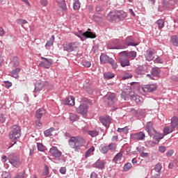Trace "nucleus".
<instances>
[{
    "mask_svg": "<svg viewBox=\"0 0 178 178\" xmlns=\"http://www.w3.org/2000/svg\"><path fill=\"white\" fill-rule=\"evenodd\" d=\"M83 137L81 136H72L68 141V144L71 148H73L74 151L80 149V147H83Z\"/></svg>",
    "mask_w": 178,
    "mask_h": 178,
    "instance_id": "obj_1",
    "label": "nucleus"
},
{
    "mask_svg": "<svg viewBox=\"0 0 178 178\" xmlns=\"http://www.w3.org/2000/svg\"><path fill=\"white\" fill-rule=\"evenodd\" d=\"M22 136V129L18 125H13L11 127V131L9 133V138L11 139L12 141H16V140H19Z\"/></svg>",
    "mask_w": 178,
    "mask_h": 178,
    "instance_id": "obj_2",
    "label": "nucleus"
},
{
    "mask_svg": "<svg viewBox=\"0 0 178 178\" xmlns=\"http://www.w3.org/2000/svg\"><path fill=\"white\" fill-rule=\"evenodd\" d=\"M83 102V103L76 108V112L83 116H87V112H88V99L84 98Z\"/></svg>",
    "mask_w": 178,
    "mask_h": 178,
    "instance_id": "obj_3",
    "label": "nucleus"
},
{
    "mask_svg": "<svg viewBox=\"0 0 178 178\" xmlns=\"http://www.w3.org/2000/svg\"><path fill=\"white\" fill-rule=\"evenodd\" d=\"M79 47V43L75 42H65L63 44V51H67V52H73L76 48Z\"/></svg>",
    "mask_w": 178,
    "mask_h": 178,
    "instance_id": "obj_4",
    "label": "nucleus"
},
{
    "mask_svg": "<svg viewBox=\"0 0 178 178\" xmlns=\"http://www.w3.org/2000/svg\"><path fill=\"white\" fill-rule=\"evenodd\" d=\"M104 99L106 104L112 106V105L116 102V95H115V93L108 92L104 97Z\"/></svg>",
    "mask_w": 178,
    "mask_h": 178,
    "instance_id": "obj_5",
    "label": "nucleus"
},
{
    "mask_svg": "<svg viewBox=\"0 0 178 178\" xmlns=\"http://www.w3.org/2000/svg\"><path fill=\"white\" fill-rule=\"evenodd\" d=\"M161 170H162V165L161 164H156L154 168L152 170L151 178H161Z\"/></svg>",
    "mask_w": 178,
    "mask_h": 178,
    "instance_id": "obj_6",
    "label": "nucleus"
},
{
    "mask_svg": "<svg viewBox=\"0 0 178 178\" xmlns=\"http://www.w3.org/2000/svg\"><path fill=\"white\" fill-rule=\"evenodd\" d=\"M75 35H76V37H79L81 40L82 35H83V37H86V38H95L97 37V35H95V34L92 32L86 31L85 33H83V31H79L78 32H76Z\"/></svg>",
    "mask_w": 178,
    "mask_h": 178,
    "instance_id": "obj_7",
    "label": "nucleus"
},
{
    "mask_svg": "<svg viewBox=\"0 0 178 178\" xmlns=\"http://www.w3.org/2000/svg\"><path fill=\"white\" fill-rule=\"evenodd\" d=\"M42 62L39 63V66L42 67H45V69H49L51 65L54 64V60L51 58H45L44 57H41Z\"/></svg>",
    "mask_w": 178,
    "mask_h": 178,
    "instance_id": "obj_8",
    "label": "nucleus"
},
{
    "mask_svg": "<svg viewBox=\"0 0 178 178\" xmlns=\"http://www.w3.org/2000/svg\"><path fill=\"white\" fill-rule=\"evenodd\" d=\"M47 86H48V81H38L35 83L34 92H38V91H41V90H44V88H45Z\"/></svg>",
    "mask_w": 178,
    "mask_h": 178,
    "instance_id": "obj_9",
    "label": "nucleus"
},
{
    "mask_svg": "<svg viewBox=\"0 0 178 178\" xmlns=\"http://www.w3.org/2000/svg\"><path fill=\"white\" fill-rule=\"evenodd\" d=\"M8 160L10 163H11L13 166H15V168H18V166H20V159L19 157L13 154H10L8 156Z\"/></svg>",
    "mask_w": 178,
    "mask_h": 178,
    "instance_id": "obj_10",
    "label": "nucleus"
},
{
    "mask_svg": "<svg viewBox=\"0 0 178 178\" xmlns=\"http://www.w3.org/2000/svg\"><path fill=\"white\" fill-rule=\"evenodd\" d=\"M131 140H137L138 141L145 139V134L143 131L131 134Z\"/></svg>",
    "mask_w": 178,
    "mask_h": 178,
    "instance_id": "obj_11",
    "label": "nucleus"
},
{
    "mask_svg": "<svg viewBox=\"0 0 178 178\" xmlns=\"http://www.w3.org/2000/svg\"><path fill=\"white\" fill-rule=\"evenodd\" d=\"M129 97H130V98L133 101H135V102H136V104H143V102L144 101L143 97H141L139 95H137V94H136L134 92H130L129 93Z\"/></svg>",
    "mask_w": 178,
    "mask_h": 178,
    "instance_id": "obj_12",
    "label": "nucleus"
},
{
    "mask_svg": "<svg viewBox=\"0 0 178 178\" xmlns=\"http://www.w3.org/2000/svg\"><path fill=\"white\" fill-rule=\"evenodd\" d=\"M49 153L52 155L54 158H60L62 156V152L58 149L57 147L53 146L49 149Z\"/></svg>",
    "mask_w": 178,
    "mask_h": 178,
    "instance_id": "obj_13",
    "label": "nucleus"
},
{
    "mask_svg": "<svg viewBox=\"0 0 178 178\" xmlns=\"http://www.w3.org/2000/svg\"><path fill=\"white\" fill-rule=\"evenodd\" d=\"M156 88V84L145 85L142 87V90L144 92H152L153 91H155Z\"/></svg>",
    "mask_w": 178,
    "mask_h": 178,
    "instance_id": "obj_14",
    "label": "nucleus"
},
{
    "mask_svg": "<svg viewBox=\"0 0 178 178\" xmlns=\"http://www.w3.org/2000/svg\"><path fill=\"white\" fill-rule=\"evenodd\" d=\"M106 165V162L98 159L92 164L93 168H95L96 169H100L102 170V169H105V165Z\"/></svg>",
    "mask_w": 178,
    "mask_h": 178,
    "instance_id": "obj_15",
    "label": "nucleus"
},
{
    "mask_svg": "<svg viewBox=\"0 0 178 178\" xmlns=\"http://www.w3.org/2000/svg\"><path fill=\"white\" fill-rule=\"evenodd\" d=\"M154 124L151 122H148L146 124L145 130L147 131L149 136L152 137L154 136V133H155V129H154Z\"/></svg>",
    "mask_w": 178,
    "mask_h": 178,
    "instance_id": "obj_16",
    "label": "nucleus"
},
{
    "mask_svg": "<svg viewBox=\"0 0 178 178\" xmlns=\"http://www.w3.org/2000/svg\"><path fill=\"white\" fill-rule=\"evenodd\" d=\"M99 120L103 126H105V127H109V125L111 124V118H109V117L102 116L99 118Z\"/></svg>",
    "mask_w": 178,
    "mask_h": 178,
    "instance_id": "obj_17",
    "label": "nucleus"
},
{
    "mask_svg": "<svg viewBox=\"0 0 178 178\" xmlns=\"http://www.w3.org/2000/svg\"><path fill=\"white\" fill-rule=\"evenodd\" d=\"M124 44L127 45V47H136V45H138V44L134 42V39H133V37L131 36H129L125 39Z\"/></svg>",
    "mask_w": 178,
    "mask_h": 178,
    "instance_id": "obj_18",
    "label": "nucleus"
},
{
    "mask_svg": "<svg viewBox=\"0 0 178 178\" xmlns=\"http://www.w3.org/2000/svg\"><path fill=\"white\" fill-rule=\"evenodd\" d=\"M155 53L152 50H147L146 51L145 58L146 60H148L149 62H151V60H154Z\"/></svg>",
    "mask_w": 178,
    "mask_h": 178,
    "instance_id": "obj_19",
    "label": "nucleus"
},
{
    "mask_svg": "<svg viewBox=\"0 0 178 178\" xmlns=\"http://www.w3.org/2000/svg\"><path fill=\"white\" fill-rule=\"evenodd\" d=\"M119 62L122 67H126V66H130V60L126 58H119Z\"/></svg>",
    "mask_w": 178,
    "mask_h": 178,
    "instance_id": "obj_20",
    "label": "nucleus"
},
{
    "mask_svg": "<svg viewBox=\"0 0 178 178\" xmlns=\"http://www.w3.org/2000/svg\"><path fill=\"white\" fill-rule=\"evenodd\" d=\"M65 105L73 106L74 105V97H73V96H68L65 99Z\"/></svg>",
    "mask_w": 178,
    "mask_h": 178,
    "instance_id": "obj_21",
    "label": "nucleus"
},
{
    "mask_svg": "<svg viewBox=\"0 0 178 178\" xmlns=\"http://www.w3.org/2000/svg\"><path fill=\"white\" fill-rule=\"evenodd\" d=\"M127 17V13L124 11H118L117 12V18L118 22L120 20H124Z\"/></svg>",
    "mask_w": 178,
    "mask_h": 178,
    "instance_id": "obj_22",
    "label": "nucleus"
},
{
    "mask_svg": "<svg viewBox=\"0 0 178 178\" xmlns=\"http://www.w3.org/2000/svg\"><path fill=\"white\" fill-rule=\"evenodd\" d=\"M175 129L170 126H167L163 128V134L164 136H168V134H170V133H173Z\"/></svg>",
    "mask_w": 178,
    "mask_h": 178,
    "instance_id": "obj_23",
    "label": "nucleus"
},
{
    "mask_svg": "<svg viewBox=\"0 0 178 178\" xmlns=\"http://www.w3.org/2000/svg\"><path fill=\"white\" fill-rule=\"evenodd\" d=\"M107 19L109 22H118L117 13L115 14H114V13L108 14L107 15Z\"/></svg>",
    "mask_w": 178,
    "mask_h": 178,
    "instance_id": "obj_24",
    "label": "nucleus"
},
{
    "mask_svg": "<svg viewBox=\"0 0 178 178\" xmlns=\"http://www.w3.org/2000/svg\"><path fill=\"white\" fill-rule=\"evenodd\" d=\"M44 115H45V110L44 108H39L35 112V118L37 119H41Z\"/></svg>",
    "mask_w": 178,
    "mask_h": 178,
    "instance_id": "obj_25",
    "label": "nucleus"
},
{
    "mask_svg": "<svg viewBox=\"0 0 178 178\" xmlns=\"http://www.w3.org/2000/svg\"><path fill=\"white\" fill-rule=\"evenodd\" d=\"M153 136H154V140H156L157 143H159V140H162V138H163V137H165L163 134H159V133L156 132V131H155V132H154Z\"/></svg>",
    "mask_w": 178,
    "mask_h": 178,
    "instance_id": "obj_26",
    "label": "nucleus"
},
{
    "mask_svg": "<svg viewBox=\"0 0 178 178\" xmlns=\"http://www.w3.org/2000/svg\"><path fill=\"white\" fill-rule=\"evenodd\" d=\"M94 151H95V147L92 146L86 152L85 158H89V156H91V155H94Z\"/></svg>",
    "mask_w": 178,
    "mask_h": 178,
    "instance_id": "obj_27",
    "label": "nucleus"
},
{
    "mask_svg": "<svg viewBox=\"0 0 178 178\" xmlns=\"http://www.w3.org/2000/svg\"><path fill=\"white\" fill-rule=\"evenodd\" d=\"M171 126L174 129H177L178 130V118L177 117L174 116L171 118Z\"/></svg>",
    "mask_w": 178,
    "mask_h": 178,
    "instance_id": "obj_28",
    "label": "nucleus"
},
{
    "mask_svg": "<svg viewBox=\"0 0 178 178\" xmlns=\"http://www.w3.org/2000/svg\"><path fill=\"white\" fill-rule=\"evenodd\" d=\"M111 60V59L109 58V56L105 55V54H102L100 56V61L101 63H109V61Z\"/></svg>",
    "mask_w": 178,
    "mask_h": 178,
    "instance_id": "obj_29",
    "label": "nucleus"
},
{
    "mask_svg": "<svg viewBox=\"0 0 178 178\" xmlns=\"http://www.w3.org/2000/svg\"><path fill=\"white\" fill-rule=\"evenodd\" d=\"M170 42L175 47H178V35H174L170 38Z\"/></svg>",
    "mask_w": 178,
    "mask_h": 178,
    "instance_id": "obj_30",
    "label": "nucleus"
},
{
    "mask_svg": "<svg viewBox=\"0 0 178 178\" xmlns=\"http://www.w3.org/2000/svg\"><path fill=\"white\" fill-rule=\"evenodd\" d=\"M123 156V151H120L118 154H117L114 159H113V162L115 163H118L119 161H122V157Z\"/></svg>",
    "mask_w": 178,
    "mask_h": 178,
    "instance_id": "obj_31",
    "label": "nucleus"
},
{
    "mask_svg": "<svg viewBox=\"0 0 178 178\" xmlns=\"http://www.w3.org/2000/svg\"><path fill=\"white\" fill-rule=\"evenodd\" d=\"M99 151L102 154H107L109 149L106 145H101L99 147Z\"/></svg>",
    "mask_w": 178,
    "mask_h": 178,
    "instance_id": "obj_32",
    "label": "nucleus"
},
{
    "mask_svg": "<svg viewBox=\"0 0 178 178\" xmlns=\"http://www.w3.org/2000/svg\"><path fill=\"white\" fill-rule=\"evenodd\" d=\"M146 67L139 66L136 68V72L137 74H145Z\"/></svg>",
    "mask_w": 178,
    "mask_h": 178,
    "instance_id": "obj_33",
    "label": "nucleus"
},
{
    "mask_svg": "<svg viewBox=\"0 0 178 178\" xmlns=\"http://www.w3.org/2000/svg\"><path fill=\"white\" fill-rule=\"evenodd\" d=\"M151 73L153 77H159L161 71L159 70V68H152Z\"/></svg>",
    "mask_w": 178,
    "mask_h": 178,
    "instance_id": "obj_34",
    "label": "nucleus"
},
{
    "mask_svg": "<svg viewBox=\"0 0 178 178\" xmlns=\"http://www.w3.org/2000/svg\"><path fill=\"white\" fill-rule=\"evenodd\" d=\"M137 56V52L134 51H131L128 52V58L129 59H131V60L136 59V57Z\"/></svg>",
    "mask_w": 178,
    "mask_h": 178,
    "instance_id": "obj_35",
    "label": "nucleus"
},
{
    "mask_svg": "<svg viewBox=\"0 0 178 178\" xmlns=\"http://www.w3.org/2000/svg\"><path fill=\"white\" fill-rule=\"evenodd\" d=\"M156 24H157L159 30H161V29H163L165 26V21H163V19H159L156 21Z\"/></svg>",
    "mask_w": 178,
    "mask_h": 178,
    "instance_id": "obj_36",
    "label": "nucleus"
},
{
    "mask_svg": "<svg viewBox=\"0 0 178 178\" xmlns=\"http://www.w3.org/2000/svg\"><path fill=\"white\" fill-rule=\"evenodd\" d=\"M52 131H55V129L50 128V129L44 131V134L45 137H49V136H52Z\"/></svg>",
    "mask_w": 178,
    "mask_h": 178,
    "instance_id": "obj_37",
    "label": "nucleus"
},
{
    "mask_svg": "<svg viewBox=\"0 0 178 178\" xmlns=\"http://www.w3.org/2000/svg\"><path fill=\"white\" fill-rule=\"evenodd\" d=\"M108 149L109 151L111 152H115L116 151V148H118V145H116L115 143H111L108 145Z\"/></svg>",
    "mask_w": 178,
    "mask_h": 178,
    "instance_id": "obj_38",
    "label": "nucleus"
},
{
    "mask_svg": "<svg viewBox=\"0 0 178 178\" xmlns=\"http://www.w3.org/2000/svg\"><path fill=\"white\" fill-rule=\"evenodd\" d=\"M73 9L74 10H79V9H80V1H79V0H74L73 3Z\"/></svg>",
    "mask_w": 178,
    "mask_h": 178,
    "instance_id": "obj_39",
    "label": "nucleus"
},
{
    "mask_svg": "<svg viewBox=\"0 0 178 178\" xmlns=\"http://www.w3.org/2000/svg\"><path fill=\"white\" fill-rule=\"evenodd\" d=\"M54 40H55V36L51 35V39L45 44L46 48L48 47H51V46L54 45Z\"/></svg>",
    "mask_w": 178,
    "mask_h": 178,
    "instance_id": "obj_40",
    "label": "nucleus"
},
{
    "mask_svg": "<svg viewBox=\"0 0 178 178\" xmlns=\"http://www.w3.org/2000/svg\"><path fill=\"white\" fill-rule=\"evenodd\" d=\"M117 131H118V133H124V134H127L129 133V127H125L124 128H118Z\"/></svg>",
    "mask_w": 178,
    "mask_h": 178,
    "instance_id": "obj_41",
    "label": "nucleus"
},
{
    "mask_svg": "<svg viewBox=\"0 0 178 178\" xmlns=\"http://www.w3.org/2000/svg\"><path fill=\"white\" fill-rule=\"evenodd\" d=\"M104 76L107 79V80H109L111 79H113V77H115V74L111 72H106L104 74Z\"/></svg>",
    "mask_w": 178,
    "mask_h": 178,
    "instance_id": "obj_42",
    "label": "nucleus"
},
{
    "mask_svg": "<svg viewBox=\"0 0 178 178\" xmlns=\"http://www.w3.org/2000/svg\"><path fill=\"white\" fill-rule=\"evenodd\" d=\"M88 134L91 137H97V136H98V134H99V132H98L97 130H92V131H89L88 132Z\"/></svg>",
    "mask_w": 178,
    "mask_h": 178,
    "instance_id": "obj_43",
    "label": "nucleus"
},
{
    "mask_svg": "<svg viewBox=\"0 0 178 178\" xmlns=\"http://www.w3.org/2000/svg\"><path fill=\"white\" fill-rule=\"evenodd\" d=\"M108 63L111 65L113 69H118V63L114 60H112V58L110 59Z\"/></svg>",
    "mask_w": 178,
    "mask_h": 178,
    "instance_id": "obj_44",
    "label": "nucleus"
},
{
    "mask_svg": "<svg viewBox=\"0 0 178 178\" xmlns=\"http://www.w3.org/2000/svg\"><path fill=\"white\" fill-rule=\"evenodd\" d=\"M132 167V165L130 163H127L124 164L123 169L124 172H129L130 170V168Z\"/></svg>",
    "mask_w": 178,
    "mask_h": 178,
    "instance_id": "obj_45",
    "label": "nucleus"
},
{
    "mask_svg": "<svg viewBox=\"0 0 178 178\" xmlns=\"http://www.w3.org/2000/svg\"><path fill=\"white\" fill-rule=\"evenodd\" d=\"M37 147L38 151H41V152H44V151H45V146H44L42 143H38Z\"/></svg>",
    "mask_w": 178,
    "mask_h": 178,
    "instance_id": "obj_46",
    "label": "nucleus"
},
{
    "mask_svg": "<svg viewBox=\"0 0 178 178\" xmlns=\"http://www.w3.org/2000/svg\"><path fill=\"white\" fill-rule=\"evenodd\" d=\"M17 23L20 26H23V24H27L28 22L26 19H17Z\"/></svg>",
    "mask_w": 178,
    "mask_h": 178,
    "instance_id": "obj_47",
    "label": "nucleus"
},
{
    "mask_svg": "<svg viewBox=\"0 0 178 178\" xmlns=\"http://www.w3.org/2000/svg\"><path fill=\"white\" fill-rule=\"evenodd\" d=\"M70 119L71 122H76V120H79V117L74 114H70Z\"/></svg>",
    "mask_w": 178,
    "mask_h": 178,
    "instance_id": "obj_48",
    "label": "nucleus"
},
{
    "mask_svg": "<svg viewBox=\"0 0 178 178\" xmlns=\"http://www.w3.org/2000/svg\"><path fill=\"white\" fill-rule=\"evenodd\" d=\"M83 66H85V67H91V62L88 61L87 60H85L82 62Z\"/></svg>",
    "mask_w": 178,
    "mask_h": 178,
    "instance_id": "obj_49",
    "label": "nucleus"
},
{
    "mask_svg": "<svg viewBox=\"0 0 178 178\" xmlns=\"http://www.w3.org/2000/svg\"><path fill=\"white\" fill-rule=\"evenodd\" d=\"M105 10V6L104 5H99L96 7L97 12H102V10Z\"/></svg>",
    "mask_w": 178,
    "mask_h": 178,
    "instance_id": "obj_50",
    "label": "nucleus"
},
{
    "mask_svg": "<svg viewBox=\"0 0 178 178\" xmlns=\"http://www.w3.org/2000/svg\"><path fill=\"white\" fill-rule=\"evenodd\" d=\"M44 176H48L49 175V167L48 165H44V172H43Z\"/></svg>",
    "mask_w": 178,
    "mask_h": 178,
    "instance_id": "obj_51",
    "label": "nucleus"
},
{
    "mask_svg": "<svg viewBox=\"0 0 178 178\" xmlns=\"http://www.w3.org/2000/svg\"><path fill=\"white\" fill-rule=\"evenodd\" d=\"M131 77H133V75H131V74L127 73L122 76V79L123 80H127V79H131Z\"/></svg>",
    "mask_w": 178,
    "mask_h": 178,
    "instance_id": "obj_52",
    "label": "nucleus"
},
{
    "mask_svg": "<svg viewBox=\"0 0 178 178\" xmlns=\"http://www.w3.org/2000/svg\"><path fill=\"white\" fill-rule=\"evenodd\" d=\"M13 63L14 64L15 66H19V58L14 57Z\"/></svg>",
    "mask_w": 178,
    "mask_h": 178,
    "instance_id": "obj_53",
    "label": "nucleus"
},
{
    "mask_svg": "<svg viewBox=\"0 0 178 178\" xmlns=\"http://www.w3.org/2000/svg\"><path fill=\"white\" fill-rule=\"evenodd\" d=\"M2 178H12V177H10V173L7 172H3L2 173Z\"/></svg>",
    "mask_w": 178,
    "mask_h": 178,
    "instance_id": "obj_54",
    "label": "nucleus"
},
{
    "mask_svg": "<svg viewBox=\"0 0 178 178\" xmlns=\"http://www.w3.org/2000/svg\"><path fill=\"white\" fill-rule=\"evenodd\" d=\"M14 178H24V172L17 174Z\"/></svg>",
    "mask_w": 178,
    "mask_h": 178,
    "instance_id": "obj_55",
    "label": "nucleus"
},
{
    "mask_svg": "<svg viewBox=\"0 0 178 178\" xmlns=\"http://www.w3.org/2000/svg\"><path fill=\"white\" fill-rule=\"evenodd\" d=\"M120 56H124L125 58H128L129 52L124 51L120 52Z\"/></svg>",
    "mask_w": 178,
    "mask_h": 178,
    "instance_id": "obj_56",
    "label": "nucleus"
},
{
    "mask_svg": "<svg viewBox=\"0 0 178 178\" xmlns=\"http://www.w3.org/2000/svg\"><path fill=\"white\" fill-rule=\"evenodd\" d=\"M19 72H20V68H17L15 69L13 72V77H15V79L17 77V73H19Z\"/></svg>",
    "mask_w": 178,
    "mask_h": 178,
    "instance_id": "obj_57",
    "label": "nucleus"
},
{
    "mask_svg": "<svg viewBox=\"0 0 178 178\" xmlns=\"http://www.w3.org/2000/svg\"><path fill=\"white\" fill-rule=\"evenodd\" d=\"M40 4L42 6H47L48 5V0H40Z\"/></svg>",
    "mask_w": 178,
    "mask_h": 178,
    "instance_id": "obj_58",
    "label": "nucleus"
},
{
    "mask_svg": "<svg viewBox=\"0 0 178 178\" xmlns=\"http://www.w3.org/2000/svg\"><path fill=\"white\" fill-rule=\"evenodd\" d=\"M159 151L160 152H165L166 151V147H165V146H160L159 147Z\"/></svg>",
    "mask_w": 178,
    "mask_h": 178,
    "instance_id": "obj_59",
    "label": "nucleus"
},
{
    "mask_svg": "<svg viewBox=\"0 0 178 178\" xmlns=\"http://www.w3.org/2000/svg\"><path fill=\"white\" fill-rule=\"evenodd\" d=\"M175 151H173V149H170L166 152V155L167 156H172V155H173Z\"/></svg>",
    "mask_w": 178,
    "mask_h": 178,
    "instance_id": "obj_60",
    "label": "nucleus"
},
{
    "mask_svg": "<svg viewBox=\"0 0 178 178\" xmlns=\"http://www.w3.org/2000/svg\"><path fill=\"white\" fill-rule=\"evenodd\" d=\"M60 173H61V175H65L66 174V168L65 167H62L60 169Z\"/></svg>",
    "mask_w": 178,
    "mask_h": 178,
    "instance_id": "obj_61",
    "label": "nucleus"
},
{
    "mask_svg": "<svg viewBox=\"0 0 178 178\" xmlns=\"http://www.w3.org/2000/svg\"><path fill=\"white\" fill-rule=\"evenodd\" d=\"M90 178H98V174H97L95 172H92L90 174Z\"/></svg>",
    "mask_w": 178,
    "mask_h": 178,
    "instance_id": "obj_62",
    "label": "nucleus"
},
{
    "mask_svg": "<svg viewBox=\"0 0 178 178\" xmlns=\"http://www.w3.org/2000/svg\"><path fill=\"white\" fill-rule=\"evenodd\" d=\"M5 85L7 88L12 87V83L9 81H5Z\"/></svg>",
    "mask_w": 178,
    "mask_h": 178,
    "instance_id": "obj_63",
    "label": "nucleus"
},
{
    "mask_svg": "<svg viewBox=\"0 0 178 178\" xmlns=\"http://www.w3.org/2000/svg\"><path fill=\"white\" fill-rule=\"evenodd\" d=\"M155 63H162V59L159 57L154 60Z\"/></svg>",
    "mask_w": 178,
    "mask_h": 178,
    "instance_id": "obj_64",
    "label": "nucleus"
}]
</instances>
